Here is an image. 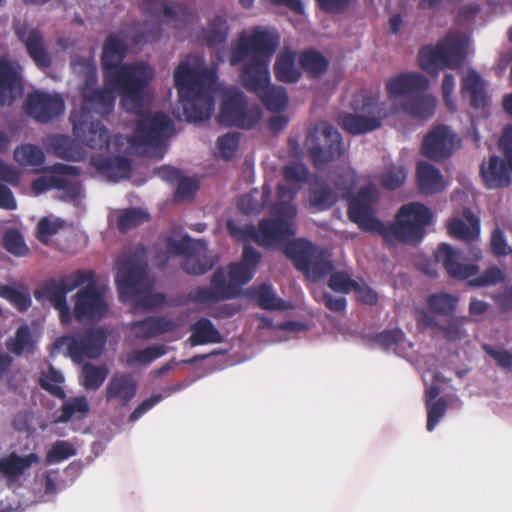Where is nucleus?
<instances>
[{
	"label": "nucleus",
	"instance_id": "obj_1",
	"mask_svg": "<svg viewBox=\"0 0 512 512\" xmlns=\"http://www.w3.org/2000/svg\"><path fill=\"white\" fill-rule=\"evenodd\" d=\"M375 195L369 188H362L348 203L349 219L364 232L380 235L393 245L396 242L415 244L422 240L425 228L432 223L431 210L424 204L412 202L403 205L393 223L384 224L375 216L373 204Z\"/></svg>",
	"mask_w": 512,
	"mask_h": 512
},
{
	"label": "nucleus",
	"instance_id": "obj_2",
	"mask_svg": "<svg viewBox=\"0 0 512 512\" xmlns=\"http://www.w3.org/2000/svg\"><path fill=\"white\" fill-rule=\"evenodd\" d=\"M127 43L120 33H110L102 46L101 67L104 82L121 94V104L126 111L139 112L144 105L145 89L152 70L146 63L123 64Z\"/></svg>",
	"mask_w": 512,
	"mask_h": 512
},
{
	"label": "nucleus",
	"instance_id": "obj_3",
	"mask_svg": "<svg viewBox=\"0 0 512 512\" xmlns=\"http://www.w3.org/2000/svg\"><path fill=\"white\" fill-rule=\"evenodd\" d=\"M216 80V71L192 67L188 61H181L175 68L174 83L187 122H202L211 117L214 110L212 86Z\"/></svg>",
	"mask_w": 512,
	"mask_h": 512
},
{
	"label": "nucleus",
	"instance_id": "obj_4",
	"mask_svg": "<svg viewBox=\"0 0 512 512\" xmlns=\"http://www.w3.org/2000/svg\"><path fill=\"white\" fill-rule=\"evenodd\" d=\"M280 45V35L274 29L256 26L250 34L241 32L231 47L229 63L237 66L247 57L251 59L241 69L240 77L269 71V64Z\"/></svg>",
	"mask_w": 512,
	"mask_h": 512
},
{
	"label": "nucleus",
	"instance_id": "obj_5",
	"mask_svg": "<svg viewBox=\"0 0 512 512\" xmlns=\"http://www.w3.org/2000/svg\"><path fill=\"white\" fill-rule=\"evenodd\" d=\"M271 212L274 217L262 219L258 227L247 225L240 228L233 220H229L227 229L239 241H254L264 248L273 247L295 235L297 208L289 203H276Z\"/></svg>",
	"mask_w": 512,
	"mask_h": 512
},
{
	"label": "nucleus",
	"instance_id": "obj_6",
	"mask_svg": "<svg viewBox=\"0 0 512 512\" xmlns=\"http://www.w3.org/2000/svg\"><path fill=\"white\" fill-rule=\"evenodd\" d=\"M118 270L115 282L119 297L123 302L133 301L144 309H152L164 305V293H139L140 286L147 274V254L144 246H137L133 252L125 257L118 258Z\"/></svg>",
	"mask_w": 512,
	"mask_h": 512
},
{
	"label": "nucleus",
	"instance_id": "obj_7",
	"mask_svg": "<svg viewBox=\"0 0 512 512\" xmlns=\"http://www.w3.org/2000/svg\"><path fill=\"white\" fill-rule=\"evenodd\" d=\"M429 81L423 74H398L386 81L385 89L391 101L402 99L401 110L417 120L430 119L436 109V98L427 92Z\"/></svg>",
	"mask_w": 512,
	"mask_h": 512
},
{
	"label": "nucleus",
	"instance_id": "obj_8",
	"mask_svg": "<svg viewBox=\"0 0 512 512\" xmlns=\"http://www.w3.org/2000/svg\"><path fill=\"white\" fill-rule=\"evenodd\" d=\"M351 108L356 114H343L340 122L342 128L353 135L379 129L383 119L389 116L387 105L380 101L379 95L358 94L353 98Z\"/></svg>",
	"mask_w": 512,
	"mask_h": 512
},
{
	"label": "nucleus",
	"instance_id": "obj_9",
	"mask_svg": "<svg viewBox=\"0 0 512 512\" xmlns=\"http://www.w3.org/2000/svg\"><path fill=\"white\" fill-rule=\"evenodd\" d=\"M465 58L466 41L458 34H448L434 46H423L418 53L420 67L428 73L445 68L457 69Z\"/></svg>",
	"mask_w": 512,
	"mask_h": 512
},
{
	"label": "nucleus",
	"instance_id": "obj_10",
	"mask_svg": "<svg viewBox=\"0 0 512 512\" xmlns=\"http://www.w3.org/2000/svg\"><path fill=\"white\" fill-rule=\"evenodd\" d=\"M304 145L316 168L338 160L345 151L341 134L326 121L317 122L308 130Z\"/></svg>",
	"mask_w": 512,
	"mask_h": 512
},
{
	"label": "nucleus",
	"instance_id": "obj_11",
	"mask_svg": "<svg viewBox=\"0 0 512 512\" xmlns=\"http://www.w3.org/2000/svg\"><path fill=\"white\" fill-rule=\"evenodd\" d=\"M107 335L101 328L88 329L78 337L63 335L54 342L55 349L66 347L70 358L80 363L84 358H97L101 355L106 344Z\"/></svg>",
	"mask_w": 512,
	"mask_h": 512
},
{
	"label": "nucleus",
	"instance_id": "obj_12",
	"mask_svg": "<svg viewBox=\"0 0 512 512\" xmlns=\"http://www.w3.org/2000/svg\"><path fill=\"white\" fill-rule=\"evenodd\" d=\"M174 129L172 120L163 112L147 114L139 118L131 142L139 146L160 147Z\"/></svg>",
	"mask_w": 512,
	"mask_h": 512
},
{
	"label": "nucleus",
	"instance_id": "obj_13",
	"mask_svg": "<svg viewBox=\"0 0 512 512\" xmlns=\"http://www.w3.org/2000/svg\"><path fill=\"white\" fill-rule=\"evenodd\" d=\"M86 272L92 276L91 279L85 280L87 285L75 294L73 314L77 321H99L107 315L108 305L104 293L97 286L94 271Z\"/></svg>",
	"mask_w": 512,
	"mask_h": 512
},
{
	"label": "nucleus",
	"instance_id": "obj_14",
	"mask_svg": "<svg viewBox=\"0 0 512 512\" xmlns=\"http://www.w3.org/2000/svg\"><path fill=\"white\" fill-rule=\"evenodd\" d=\"M261 117L262 112L258 107H248L247 98L242 92L229 95L221 103L219 122L224 126L251 129Z\"/></svg>",
	"mask_w": 512,
	"mask_h": 512
},
{
	"label": "nucleus",
	"instance_id": "obj_15",
	"mask_svg": "<svg viewBox=\"0 0 512 512\" xmlns=\"http://www.w3.org/2000/svg\"><path fill=\"white\" fill-rule=\"evenodd\" d=\"M243 87L254 93L267 110L282 112L288 105V94L284 87L270 84V72L240 77Z\"/></svg>",
	"mask_w": 512,
	"mask_h": 512
},
{
	"label": "nucleus",
	"instance_id": "obj_16",
	"mask_svg": "<svg viewBox=\"0 0 512 512\" xmlns=\"http://www.w3.org/2000/svg\"><path fill=\"white\" fill-rule=\"evenodd\" d=\"M70 120L73 135L79 142L93 150H109L110 135L100 120H89L85 112L71 114Z\"/></svg>",
	"mask_w": 512,
	"mask_h": 512
},
{
	"label": "nucleus",
	"instance_id": "obj_17",
	"mask_svg": "<svg viewBox=\"0 0 512 512\" xmlns=\"http://www.w3.org/2000/svg\"><path fill=\"white\" fill-rule=\"evenodd\" d=\"M91 274L86 270H77L59 280L48 279L34 291L37 300L47 299L52 306L67 301V294L85 284L86 279H91Z\"/></svg>",
	"mask_w": 512,
	"mask_h": 512
},
{
	"label": "nucleus",
	"instance_id": "obj_18",
	"mask_svg": "<svg viewBox=\"0 0 512 512\" xmlns=\"http://www.w3.org/2000/svg\"><path fill=\"white\" fill-rule=\"evenodd\" d=\"M65 102L59 94L42 91L29 93L25 100L28 116L41 124L50 123L64 113Z\"/></svg>",
	"mask_w": 512,
	"mask_h": 512
},
{
	"label": "nucleus",
	"instance_id": "obj_19",
	"mask_svg": "<svg viewBox=\"0 0 512 512\" xmlns=\"http://www.w3.org/2000/svg\"><path fill=\"white\" fill-rule=\"evenodd\" d=\"M211 287L199 286L188 294L189 301L195 304H211L237 298V290L227 284V275L223 269H217L210 280Z\"/></svg>",
	"mask_w": 512,
	"mask_h": 512
},
{
	"label": "nucleus",
	"instance_id": "obj_20",
	"mask_svg": "<svg viewBox=\"0 0 512 512\" xmlns=\"http://www.w3.org/2000/svg\"><path fill=\"white\" fill-rule=\"evenodd\" d=\"M456 136L446 125L433 128L424 138L422 154L435 161H440L452 155Z\"/></svg>",
	"mask_w": 512,
	"mask_h": 512
},
{
	"label": "nucleus",
	"instance_id": "obj_21",
	"mask_svg": "<svg viewBox=\"0 0 512 512\" xmlns=\"http://www.w3.org/2000/svg\"><path fill=\"white\" fill-rule=\"evenodd\" d=\"M437 263H441L447 274L459 280H466L479 271L476 264L460 263V254L448 243H440L434 253Z\"/></svg>",
	"mask_w": 512,
	"mask_h": 512
},
{
	"label": "nucleus",
	"instance_id": "obj_22",
	"mask_svg": "<svg viewBox=\"0 0 512 512\" xmlns=\"http://www.w3.org/2000/svg\"><path fill=\"white\" fill-rule=\"evenodd\" d=\"M437 263H441L447 274L459 280H466L479 271L476 264L460 263V254L448 243H440L434 253Z\"/></svg>",
	"mask_w": 512,
	"mask_h": 512
},
{
	"label": "nucleus",
	"instance_id": "obj_23",
	"mask_svg": "<svg viewBox=\"0 0 512 512\" xmlns=\"http://www.w3.org/2000/svg\"><path fill=\"white\" fill-rule=\"evenodd\" d=\"M15 34L39 68H48L52 64L51 56L44 44V37L38 29H29L23 24L15 28Z\"/></svg>",
	"mask_w": 512,
	"mask_h": 512
},
{
	"label": "nucleus",
	"instance_id": "obj_24",
	"mask_svg": "<svg viewBox=\"0 0 512 512\" xmlns=\"http://www.w3.org/2000/svg\"><path fill=\"white\" fill-rule=\"evenodd\" d=\"M40 462L36 453L19 455L11 452L0 457V480H5L7 486L15 484L33 465Z\"/></svg>",
	"mask_w": 512,
	"mask_h": 512
},
{
	"label": "nucleus",
	"instance_id": "obj_25",
	"mask_svg": "<svg viewBox=\"0 0 512 512\" xmlns=\"http://www.w3.org/2000/svg\"><path fill=\"white\" fill-rule=\"evenodd\" d=\"M137 388V382L132 374L116 372L106 386V402H115L117 406L125 407L135 397Z\"/></svg>",
	"mask_w": 512,
	"mask_h": 512
},
{
	"label": "nucleus",
	"instance_id": "obj_26",
	"mask_svg": "<svg viewBox=\"0 0 512 512\" xmlns=\"http://www.w3.org/2000/svg\"><path fill=\"white\" fill-rule=\"evenodd\" d=\"M23 93L20 71L10 60L0 59V105L12 103Z\"/></svg>",
	"mask_w": 512,
	"mask_h": 512
},
{
	"label": "nucleus",
	"instance_id": "obj_27",
	"mask_svg": "<svg viewBox=\"0 0 512 512\" xmlns=\"http://www.w3.org/2000/svg\"><path fill=\"white\" fill-rule=\"evenodd\" d=\"M180 327L178 319L162 315L150 316L132 324L135 336L138 339L149 340L161 334L169 333Z\"/></svg>",
	"mask_w": 512,
	"mask_h": 512
},
{
	"label": "nucleus",
	"instance_id": "obj_28",
	"mask_svg": "<svg viewBox=\"0 0 512 512\" xmlns=\"http://www.w3.org/2000/svg\"><path fill=\"white\" fill-rule=\"evenodd\" d=\"M91 165L111 181L129 178L132 170L130 159L125 156H92Z\"/></svg>",
	"mask_w": 512,
	"mask_h": 512
},
{
	"label": "nucleus",
	"instance_id": "obj_29",
	"mask_svg": "<svg viewBox=\"0 0 512 512\" xmlns=\"http://www.w3.org/2000/svg\"><path fill=\"white\" fill-rule=\"evenodd\" d=\"M480 175L488 189L504 188L511 184V174L506 161L496 155L489 158L487 166L485 162L481 164Z\"/></svg>",
	"mask_w": 512,
	"mask_h": 512
},
{
	"label": "nucleus",
	"instance_id": "obj_30",
	"mask_svg": "<svg viewBox=\"0 0 512 512\" xmlns=\"http://www.w3.org/2000/svg\"><path fill=\"white\" fill-rule=\"evenodd\" d=\"M464 218H453L447 223L448 234L465 243L472 244L479 238L480 221L470 210L464 211Z\"/></svg>",
	"mask_w": 512,
	"mask_h": 512
},
{
	"label": "nucleus",
	"instance_id": "obj_31",
	"mask_svg": "<svg viewBox=\"0 0 512 512\" xmlns=\"http://www.w3.org/2000/svg\"><path fill=\"white\" fill-rule=\"evenodd\" d=\"M44 144L48 152L66 161H80L85 156L82 147L67 135H50L46 138Z\"/></svg>",
	"mask_w": 512,
	"mask_h": 512
},
{
	"label": "nucleus",
	"instance_id": "obj_32",
	"mask_svg": "<svg viewBox=\"0 0 512 512\" xmlns=\"http://www.w3.org/2000/svg\"><path fill=\"white\" fill-rule=\"evenodd\" d=\"M104 88H95V86H82L81 94L83 97V110H99L110 111L113 108L115 96L114 91H117L112 86L105 82Z\"/></svg>",
	"mask_w": 512,
	"mask_h": 512
},
{
	"label": "nucleus",
	"instance_id": "obj_33",
	"mask_svg": "<svg viewBox=\"0 0 512 512\" xmlns=\"http://www.w3.org/2000/svg\"><path fill=\"white\" fill-rule=\"evenodd\" d=\"M461 92L468 97L470 106L474 109H484L488 105L484 81L475 70H469L462 78Z\"/></svg>",
	"mask_w": 512,
	"mask_h": 512
},
{
	"label": "nucleus",
	"instance_id": "obj_34",
	"mask_svg": "<svg viewBox=\"0 0 512 512\" xmlns=\"http://www.w3.org/2000/svg\"><path fill=\"white\" fill-rule=\"evenodd\" d=\"M416 177L418 188L423 194L432 195L445 188L440 170L427 162L421 161L417 164Z\"/></svg>",
	"mask_w": 512,
	"mask_h": 512
},
{
	"label": "nucleus",
	"instance_id": "obj_35",
	"mask_svg": "<svg viewBox=\"0 0 512 512\" xmlns=\"http://www.w3.org/2000/svg\"><path fill=\"white\" fill-rule=\"evenodd\" d=\"M190 330L192 333L188 338V342L191 346L223 342L222 334L208 318H199L191 325Z\"/></svg>",
	"mask_w": 512,
	"mask_h": 512
},
{
	"label": "nucleus",
	"instance_id": "obj_36",
	"mask_svg": "<svg viewBox=\"0 0 512 512\" xmlns=\"http://www.w3.org/2000/svg\"><path fill=\"white\" fill-rule=\"evenodd\" d=\"M296 53L291 50H283L274 63V75L283 83H296L301 78L302 72L296 67Z\"/></svg>",
	"mask_w": 512,
	"mask_h": 512
},
{
	"label": "nucleus",
	"instance_id": "obj_37",
	"mask_svg": "<svg viewBox=\"0 0 512 512\" xmlns=\"http://www.w3.org/2000/svg\"><path fill=\"white\" fill-rule=\"evenodd\" d=\"M285 254L294 262L298 270L308 271L311 260L315 256V246L308 240L297 239L286 246Z\"/></svg>",
	"mask_w": 512,
	"mask_h": 512
},
{
	"label": "nucleus",
	"instance_id": "obj_38",
	"mask_svg": "<svg viewBox=\"0 0 512 512\" xmlns=\"http://www.w3.org/2000/svg\"><path fill=\"white\" fill-rule=\"evenodd\" d=\"M250 298L263 310H278L286 309L285 302L277 297L273 287L269 284L262 283L257 286H252L248 290Z\"/></svg>",
	"mask_w": 512,
	"mask_h": 512
},
{
	"label": "nucleus",
	"instance_id": "obj_39",
	"mask_svg": "<svg viewBox=\"0 0 512 512\" xmlns=\"http://www.w3.org/2000/svg\"><path fill=\"white\" fill-rule=\"evenodd\" d=\"M299 64L310 78H319L328 70L329 60L318 50L310 48L300 53Z\"/></svg>",
	"mask_w": 512,
	"mask_h": 512
},
{
	"label": "nucleus",
	"instance_id": "obj_40",
	"mask_svg": "<svg viewBox=\"0 0 512 512\" xmlns=\"http://www.w3.org/2000/svg\"><path fill=\"white\" fill-rule=\"evenodd\" d=\"M6 348L9 353L15 356H21L24 353L33 354L35 350V341L32 336L31 329L28 325H20L14 337L6 340Z\"/></svg>",
	"mask_w": 512,
	"mask_h": 512
},
{
	"label": "nucleus",
	"instance_id": "obj_41",
	"mask_svg": "<svg viewBox=\"0 0 512 512\" xmlns=\"http://www.w3.org/2000/svg\"><path fill=\"white\" fill-rule=\"evenodd\" d=\"M15 162L23 167H38L44 164L45 154L43 150L32 143H22L13 151Z\"/></svg>",
	"mask_w": 512,
	"mask_h": 512
},
{
	"label": "nucleus",
	"instance_id": "obj_42",
	"mask_svg": "<svg viewBox=\"0 0 512 512\" xmlns=\"http://www.w3.org/2000/svg\"><path fill=\"white\" fill-rule=\"evenodd\" d=\"M228 37V25L225 18L216 16L208 28L201 31L200 41L206 46L213 47L224 43Z\"/></svg>",
	"mask_w": 512,
	"mask_h": 512
},
{
	"label": "nucleus",
	"instance_id": "obj_43",
	"mask_svg": "<svg viewBox=\"0 0 512 512\" xmlns=\"http://www.w3.org/2000/svg\"><path fill=\"white\" fill-rule=\"evenodd\" d=\"M73 73L83 82V86H95L97 83V68L93 57L74 56L71 60Z\"/></svg>",
	"mask_w": 512,
	"mask_h": 512
},
{
	"label": "nucleus",
	"instance_id": "obj_44",
	"mask_svg": "<svg viewBox=\"0 0 512 512\" xmlns=\"http://www.w3.org/2000/svg\"><path fill=\"white\" fill-rule=\"evenodd\" d=\"M0 297L20 312L27 311L32 305L30 293L24 286L0 284Z\"/></svg>",
	"mask_w": 512,
	"mask_h": 512
},
{
	"label": "nucleus",
	"instance_id": "obj_45",
	"mask_svg": "<svg viewBox=\"0 0 512 512\" xmlns=\"http://www.w3.org/2000/svg\"><path fill=\"white\" fill-rule=\"evenodd\" d=\"M167 348L164 344H156L140 350H133L126 356V364L129 367L145 366L154 360L164 356Z\"/></svg>",
	"mask_w": 512,
	"mask_h": 512
},
{
	"label": "nucleus",
	"instance_id": "obj_46",
	"mask_svg": "<svg viewBox=\"0 0 512 512\" xmlns=\"http://www.w3.org/2000/svg\"><path fill=\"white\" fill-rule=\"evenodd\" d=\"M311 206L319 211L331 208L337 202L335 191L326 183H316L309 191Z\"/></svg>",
	"mask_w": 512,
	"mask_h": 512
},
{
	"label": "nucleus",
	"instance_id": "obj_47",
	"mask_svg": "<svg viewBox=\"0 0 512 512\" xmlns=\"http://www.w3.org/2000/svg\"><path fill=\"white\" fill-rule=\"evenodd\" d=\"M206 249L205 246L204 249L188 254L183 260L182 269L191 275H202L212 269L214 263L206 256Z\"/></svg>",
	"mask_w": 512,
	"mask_h": 512
},
{
	"label": "nucleus",
	"instance_id": "obj_48",
	"mask_svg": "<svg viewBox=\"0 0 512 512\" xmlns=\"http://www.w3.org/2000/svg\"><path fill=\"white\" fill-rule=\"evenodd\" d=\"M426 303L432 313L448 316L454 313L458 298L446 292L434 293L427 297Z\"/></svg>",
	"mask_w": 512,
	"mask_h": 512
},
{
	"label": "nucleus",
	"instance_id": "obj_49",
	"mask_svg": "<svg viewBox=\"0 0 512 512\" xmlns=\"http://www.w3.org/2000/svg\"><path fill=\"white\" fill-rule=\"evenodd\" d=\"M205 248L204 240H192L188 236L177 240L173 237L166 239V251L169 255L187 256L191 252Z\"/></svg>",
	"mask_w": 512,
	"mask_h": 512
},
{
	"label": "nucleus",
	"instance_id": "obj_50",
	"mask_svg": "<svg viewBox=\"0 0 512 512\" xmlns=\"http://www.w3.org/2000/svg\"><path fill=\"white\" fill-rule=\"evenodd\" d=\"M64 381L63 375L57 371L53 366H49L48 371L42 373L39 378V385L42 389L47 391L50 395L64 399L65 392L63 388L59 385Z\"/></svg>",
	"mask_w": 512,
	"mask_h": 512
},
{
	"label": "nucleus",
	"instance_id": "obj_51",
	"mask_svg": "<svg viewBox=\"0 0 512 512\" xmlns=\"http://www.w3.org/2000/svg\"><path fill=\"white\" fill-rule=\"evenodd\" d=\"M83 386L88 390H97L102 386L108 375L106 366L85 363L82 367Z\"/></svg>",
	"mask_w": 512,
	"mask_h": 512
},
{
	"label": "nucleus",
	"instance_id": "obj_52",
	"mask_svg": "<svg viewBox=\"0 0 512 512\" xmlns=\"http://www.w3.org/2000/svg\"><path fill=\"white\" fill-rule=\"evenodd\" d=\"M150 216L147 212L139 208H129L124 210L117 219V227L119 231L126 232L135 228L149 220Z\"/></svg>",
	"mask_w": 512,
	"mask_h": 512
},
{
	"label": "nucleus",
	"instance_id": "obj_53",
	"mask_svg": "<svg viewBox=\"0 0 512 512\" xmlns=\"http://www.w3.org/2000/svg\"><path fill=\"white\" fill-rule=\"evenodd\" d=\"M3 246L9 253L17 257L27 256L30 252L22 234L16 229H10L5 232Z\"/></svg>",
	"mask_w": 512,
	"mask_h": 512
},
{
	"label": "nucleus",
	"instance_id": "obj_54",
	"mask_svg": "<svg viewBox=\"0 0 512 512\" xmlns=\"http://www.w3.org/2000/svg\"><path fill=\"white\" fill-rule=\"evenodd\" d=\"M254 276V273L246 268L240 261L231 263L228 266L227 284L233 285L237 290V297L241 294V286L248 283Z\"/></svg>",
	"mask_w": 512,
	"mask_h": 512
},
{
	"label": "nucleus",
	"instance_id": "obj_55",
	"mask_svg": "<svg viewBox=\"0 0 512 512\" xmlns=\"http://www.w3.org/2000/svg\"><path fill=\"white\" fill-rule=\"evenodd\" d=\"M89 411V403L86 397H76L71 401L65 403L61 408V414L58 416L57 421L61 423L68 422L74 415L80 414L84 416Z\"/></svg>",
	"mask_w": 512,
	"mask_h": 512
},
{
	"label": "nucleus",
	"instance_id": "obj_56",
	"mask_svg": "<svg viewBox=\"0 0 512 512\" xmlns=\"http://www.w3.org/2000/svg\"><path fill=\"white\" fill-rule=\"evenodd\" d=\"M328 286L335 292L348 294L353 289H358L359 283L353 280L347 272L337 271L331 273Z\"/></svg>",
	"mask_w": 512,
	"mask_h": 512
},
{
	"label": "nucleus",
	"instance_id": "obj_57",
	"mask_svg": "<svg viewBox=\"0 0 512 512\" xmlns=\"http://www.w3.org/2000/svg\"><path fill=\"white\" fill-rule=\"evenodd\" d=\"M505 279V272L497 266H492L485 269L478 277L471 279L469 283L475 287H486L503 283Z\"/></svg>",
	"mask_w": 512,
	"mask_h": 512
},
{
	"label": "nucleus",
	"instance_id": "obj_58",
	"mask_svg": "<svg viewBox=\"0 0 512 512\" xmlns=\"http://www.w3.org/2000/svg\"><path fill=\"white\" fill-rule=\"evenodd\" d=\"M427 408V430L432 431L444 417L447 411V402L445 398L440 397L434 402L425 403Z\"/></svg>",
	"mask_w": 512,
	"mask_h": 512
},
{
	"label": "nucleus",
	"instance_id": "obj_59",
	"mask_svg": "<svg viewBox=\"0 0 512 512\" xmlns=\"http://www.w3.org/2000/svg\"><path fill=\"white\" fill-rule=\"evenodd\" d=\"M76 454L74 446L68 441L59 440L56 441L52 448L48 451L46 460L49 464L59 463L69 457Z\"/></svg>",
	"mask_w": 512,
	"mask_h": 512
},
{
	"label": "nucleus",
	"instance_id": "obj_60",
	"mask_svg": "<svg viewBox=\"0 0 512 512\" xmlns=\"http://www.w3.org/2000/svg\"><path fill=\"white\" fill-rule=\"evenodd\" d=\"M142 9L150 12L152 15L158 17L163 15L166 18H174L180 12L184 13V9L180 4L167 5L161 1H154L152 3L144 2Z\"/></svg>",
	"mask_w": 512,
	"mask_h": 512
},
{
	"label": "nucleus",
	"instance_id": "obj_61",
	"mask_svg": "<svg viewBox=\"0 0 512 512\" xmlns=\"http://www.w3.org/2000/svg\"><path fill=\"white\" fill-rule=\"evenodd\" d=\"M405 180V169L403 167H392L382 174L380 184L385 189L394 190L401 187Z\"/></svg>",
	"mask_w": 512,
	"mask_h": 512
},
{
	"label": "nucleus",
	"instance_id": "obj_62",
	"mask_svg": "<svg viewBox=\"0 0 512 512\" xmlns=\"http://www.w3.org/2000/svg\"><path fill=\"white\" fill-rule=\"evenodd\" d=\"M240 136L238 133H226L218 138L217 144L224 160H230L239 147Z\"/></svg>",
	"mask_w": 512,
	"mask_h": 512
},
{
	"label": "nucleus",
	"instance_id": "obj_63",
	"mask_svg": "<svg viewBox=\"0 0 512 512\" xmlns=\"http://www.w3.org/2000/svg\"><path fill=\"white\" fill-rule=\"evenodd\" d=\"M60 186H56V189L63 193L62 198L72 202L80 200L82 185L80 181H71L63 176H58Z\"/></svg>",
	"mask_w": 512,
	"mask_h": 512
},
{
	"label": "nucleus",
	"instance_id": "obj_64",
	"mask_svg": "<svg viewBox=\"0 0 512 512\" xmlns=\"http://www.w3.org/2000/svg\"><path fill=\"white\" fill-rule=\"evenodd\" d=\"M483 351L493 358L497 365L507 371L512 370V353L506 349H496L488 344L482 346Z\"/></svg>",
	"mask_w": 512,
	"mask_h": 512
}]
</instances>
